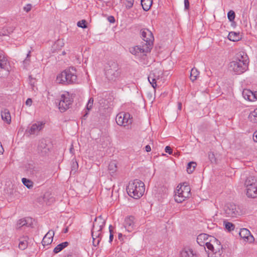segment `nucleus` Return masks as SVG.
<instances>
[{"instance_id":"8","label":"nucleus","mask_w":257,"mask_h":257,"mask_svg":"<svg viewBox=\"0 0 257 257\" xmlns=\"http://www.w3.org/2000/svg\"><path fill=\"white\" fill-rule=\"evenodd\" d=\"M72 98L70 94L67 91L61 95V99L58 104V108L61 112L67 110L72 104Z\"/></svg>"},{"instance_id":"31","label":"nucleus","mask_w":257,"mask_h":257,"mask_svg":"<svg viewBox=\"0 0 257 257\" xmlns=\"http://www.w3.org/2000/svg\"><path fill=\"white\" fill-rule=\"evenodd\" d=\"M228 38L231 41L235 42L240 40V36L239 33L231 32L228 34Z\"/></svg>"},{"instance_id":"15","label":"nucleus","mask_w":257,"mask_h":257,"mask_svg":"<svg viewBox=\"0 0 257 257\" xmlns=\"http://www.w3.org/2000/svg\"><path fill=\"white\" fill-rule=\"evenodd\" d=\"M45 124L44 121H38L28 127L26 132L30 135H36L43 128Z\"/></svg>"},{"instance_id":"48","label":"nucleus","mask_w":257,"mask_h":257,"mask_svg":"<svg viewBox=\"0 0 257 257\" xmlns=\"http://www.w3.org/2000/svg\"><path fill=\"white\" fill-rule=\"evenodd\" d=\"M189 9V2L188 0H184V9L188 10Z\"/></svg>"},{"instance_id":"47","label":"nucleus","mask_w":257,"mask_h":257,"mask_svg":"<svg viewBox=\"0 0 257 257\" xmlns=\"http://www.w3.org/2000/svg\"><path fill=\"white\" fill-rule=\"evenodd\" d=\"M111 227H112V226L111 225L109 227V232H110L109 238V242H111L112 241L113 238V235L112 234V230L111 228Z\"/></svg>"},{"instance_id":"42","label":"nucleus","mask_w":257,"mask_h":257,"mask_svg":"<svg viewBox=\"0 0 257 257\" xmlns=\"http://www.w3.org/2000/svg\"><path fill=\"white\" fill-rule=\"evenodd\" d=\"M227 17L229 21H233L235 18V13L233 11H230L228 12Z\"/></svg>"},{"instance_id":"28","label":"nucleus","mask_w":257,"mask_h":257,"mask_svg":"<svg viewBox=\"0 0 257 257\" xmlns=\"http://www.w3.org/2000/svg\"><path fill=\"white\" fill-rule=\"evenodd\" d=\"M29 237L28 236H24L21 238L20 240L19 243V247L21 250L25 249L28 246V239Z\"/></svg>"},{"instance_id":"24","label":"nucleus","mask_w":257,"mask_h":257,"mask_svg":"<svg viewBox=\"0 0 257 257\" xmlns=\"http://www.w3.org/2000/svg\"><path fill=\"white\" fill-rule=\"evenodd\" d=\"M235 60L239 62H241L242 63H246L247 65H248L249 63L248 56L246 53L243 51L238 52Z\"/></svg>"},{"instance_id":"38","label":"nucleus","mask_w":257,"mask_h":257,"mask_svg":"<svg viewBox=\"0 0 257 257\" xmlns=\"http://www.w3.org/2000/svg\"><path fill=\"white\" fill-rule=\"evenodd\" d=\"M94 99L93 97H90L88 99L87 103L86 105V108L88 111H90L91 110L92 106L93 105Z\"/></svg>"},{"instance_id":"46","label":"nucleus","mask_w":257,"mask_h":257,"mask_svg":"<svg viewBox=\"0 0 257 257\" xmlns=\"http://www.w3.org/2000/svg\"><path fill=\"white\" fill-rule=\"evenodd\" d=\"M32 8V5L30 4H27L23 8V10L27 13L30 12Z\"/></svg>"},{"instance_id":"11","label":"nucleus","mask_w":257,"mask_h":257,"mask_svg":"<svg viewBox=\"0 0 257 257\" xmlns=\"http://www.w3.org/2000/svg\"><path fill=\"white\" fill-rule=\"evenodd\" d=\"M248 66L246 63H242L236 60L230 63V69L236 74H240L245 72L248 69Z\"/></svg>"},{"instance_id":"40","label":"nucleus","mask_w":257,"mask_h":257,"mask_svg":"<svg viewBox=\"0 0 257 257\" xmlns=\"http://www.w3.org/2000/svg\"><path fill=\"white\" fill-rule=\"evenodd\" d=\"M248 118L251 122H257V113H249Z\"/></svg>"},{"instance_id":"53","label":"nucleus","mask_w":257,"mask_h":257,"mask_svg":"<svg viewBox=\"0 0 257 257\" xmlns=\"http://www.w3.org/2000/svg\"><path fill=\"white\" fill-rule=\"evenodd\" d=\"M108 20H109V21L110 23H114V17H112V16L109 17L108 18Z\"/></svg>"},{"instance_id":"27","label":"nucleus","mask_w":257,"mask_h":257,"mask_svg":"<svg viewBox=\"0 0 257 257\" xmlns=\"http://www.w3.org/2000/svg\"><path fill=\"white\" fill-rule=\"evenodd\" d=\"M108 169L111 175L114 174L117 170L116 162L115 161H111L108 165Z\"/></svg>"},{"instance_id":"57","label":"nucleus","mask_w":257,"mask_h":257,"mask_svg":"<svg viewBox=\"0 0 257 257\" xmlns=\"http://www.w3.org/2000/svg\"><path fill=\"white\" fill-rule=\"evenodd\" d=\"M68 228L67 227V228H66L64 230L63 232H64V233H67V232H68Z\"/></svg>"},{"instance_id":"49","label":"nucleus","mask_w":257,"mask_h":257,"mask_svg":"<svg viewBox=\"0 0 257 257\" xmlns=\"http://www.w3.org/2000/svg\"><path fill=\"white\" fill-rule=\"evenodd\" d=\"M165 150L166 153L170 155L172 154V150L169 146L166 147Z\"/></svg>"},{"instance_id":"35","label":"nucleus","mask_w":257,"mask_h":257,"mask_svg":"<svg viewBox=\"0 0 257 257\" xmlns=\"http://www.w3.org/2000/svg\"><path fill=\"white\" fill-rule=\"evenodd\" d=\"M196 167V163L194 162H189L187 166V172L189 174L192 173L195 170Z\"/></svg>"},{"instance_id":"20","label":"nucleus","mask_w":257,"mask_h":257,"mask_svg":"<svg viewBox=\"0 0 257 257\" xmlns=\"http://www.w3.org/2000/svg\"><path fill=\"white\" fill-rule=\"evenodd\" d=\"M123 226L128 232L133 231L135 227L134 217L130 216L125 218L123 223Z\"/></svg>"},{"instance_id":"16","label":"nucleus","mask_w":257,"mask_h":257,"mask_svg":"<svg viewBox=\"0 0 257 257\" xmlns=\"http://www.w3.org/2000/svg\"><path fill=\"white\" fill-rule=\"evenodd\" d=\"M50 151L49 145L47 141L42 139L38 143L37 146V152L38 154L42 156L47 155Z\"/></svg>"},{"instance_id":"44","label":"nucleus","mask_w":257,"mask_h":257,"mask_svg":"<svg viewBox=\"0 0 257 257\" xmlns=\"http://www.w3.org/2000/svg\"><path fill=\"white\" fill-rule=\"evenodd\" d=\"M77 25L78 27L82 28H85L87 27V26L86 25V21L84 20L78 22Z\"/></svg>"},{"instance_id":"60","label":"nucleus","mask_w":257,"mask_h":257,"mask_svg":"<svg viewBox=\"0 0 257 257\" xmlns=\"http://www.w3.org/2000/svg\"><path fill=\"white\" fill-rule=\"evenodd\" d=\"M256 112H257V108H256Z\"/></svg>"},{"instance_id":"13","label":"nucleus","mask_w":257,"mask_h":257,"mask_svg":"<svg viewBox=\"0 0 257 257\" xmlns=\"http://www.w3.org/2000/svg\"><path fill=\"white\" fill-rule=\"evenodd\" d=\"M133 117L130 113H117L115 120L117 124L120 126H125L132 122Z\"/></svg>"},{"instance_id":"26","label":"nucleus","mask_w":257,"mask_h":257,"mask_svg":"<svg viewBox=\"0 0 257 257\" xmlns=\"http://www.w3.org/2000/svg\"><path fill=\"white\" fill-rule=\"evenodd\" d=\"M32 224V219L28 218L27 219L23 218L19 220L17 222V226L18 228H20L23 226H30Z\"/></svg>"},{"instance_id":"59","label":"nucleus","mask_w":257,"mask_h":257,"mask_svg":"<svg viewBox=\"0 0 257 257\" xmlns=\"http://www.w3.org/2000/svg\"><path fill=\"white\" fill-rule=\"evenodd\" d=\"M95 243H96V242H97V239H96V240H95Z\"/></svg>"},{"instance_id":"18","label":"nucleus","mask_w":257,"mask_h":257,"mask_svg":"<svg viewBox=\"0 0 257 257\" xmlns=\"http://www.w3.org/2000/svg\"><path fill=\"white\" fill-rule=\"evenodd\" d=\"M206 243L207 249L213 248V247H216V249L218 250V252L217 254H219V253H220L221 249H222V246L221 245L220 242L216 238L213 236H210L208 242H207Z\"/></svg>"},{"instance_id":"4","label":"nucleus","mask_w":257,"mask_h":257,"mask_svg":"<svg viewBox=\"0 0 257 257\" xmlns=\"http://www.w3.org/2000/svg\"><path fill=\"white\" fill-rule=\"evenodd\" d=\"M246 194L248 198L255 199L257 198V180L253 176L248 177L245 182Z\"/></svg>"},{"instance_id":"56","label":"nucleus","mask_w":257,"mask_h":257,"mask_svg":"<svg viewBox=\"0 0 257 257\" xmlns=\"http://www.w3.org/2000/svg\"><path fill=\"white\" fill-rule=\"evenodd\" d=\"M88 113H85V114L83 116L82 119H85L87 118Z\"/></svg>"},{"instance_id":"17","label":"nucleus","mask_w":257,"mask_h":257,"mask_svg":"<svg viewBox=\"0 0 257 257\" xmlns=\"http://www.w3.org/2000/svg\"><path fill=\"white\" fill-rule=\"evenodd\" d=\"M104 225L105 220L102 219L101 216H99L98 217L95 218L91 231H94V233L95 232L97 234H101V230Z\"/></svg>"},{"instance_id":"7","label":"nucleus","mask_w":257,"mask_h":257,"mask_svg":"<svg viewBox=\"0 0 257 257\" xmlns=\"http://www.w3.org/2000/svg\"><path fill=\"white\" fill-rule=\"evenodd\" d=\"M142 45V46H135L129 49L130 52L135 55L136 58L140 60L144 59L147 54L151 51L148 47H146L144 44Z\"/></svg>"},{"instance_id":"3","label":"nucleus","mask_w":257,"mask_h":257,"mask_svg":"<svg viewBox=\"0 0 257 257\" xmlns=\"http://www.w3.org/2000/svg\"><path fill=\"white\" fill-rule=\"evenodd\" d=\"M105 75L109 81L114 82L118 80L120 75V70L117 63L109 62L105 67Z\"/></svg>"},{"instance_id":"1","label":"nucleus","mask_w":257,"mask_h":257,"mask_svg":"<svg viewBox=\"0 0 257 257\" xmlns=\"http://www.w3.org/2000/svg\"><path fill=\"white\" fill-rule=\"evenodd\" d=\"M56 81L57 83L64 85L77 83V76L76 69L71 67L65 69L57 75Z\"/></svg>"},{"instance_id":"25","label":"nucleus","mask_w":257,"mask_h":257,"mask_svg":"<svg viewBox=\"0 0 257 257\" xmlns=\"http://www.w3.org/2000/svg\"><path fill=\"white\" fill-rule=\"evenodd\" d=\"M181 257H198L196 252L189 248H184L181 252Z\"/></svg>"},{"instance_id":"6","label":"nucleus","mask_w":257,"mask_h":257,"mask_svg":"<svg viewBox=\"0 0 257 257\" xmlns=\"http://www.w3.org/2000/svg\"><path fill=\"white\" fill-rule=\"evenodd\" d=\"M224 211L226 216L231 217H237L242 213L239 206L233 203H226L224 207Z\"/></svg>"},{"instance_id":"34","label":"nucleus","mask_w":257,"mask_h":257,"mask_svg":"<svg viewBox=\"0 0 257 257\" xmlns=\"http://www.w3.org/2000/svg\"><path fill=\"white\" fill-rule=\"evenodd\" d=\"M199 74V72L198 71V70L195 68H193L191 69L190 72V79L192 81H194L196 80L197 78V77L198 76Z\"/></svg>"},{"instance_id":"39","label":"nucleus","mask_w":257,"mask_h":257,"mask_svg":"<svg viewBox=\"0 0 257 257\" xmlns=\"http://www.w3.org/2000/svg\"><path fill=\"white\" fill-rule=\"evenodd\" d=\"M225 227L228 231H231L234 230L235 226L234 225L230 222H224Z\"/></svg>"},{"instance_id":"2","label":"nucleus","mask_w":257,"mask_h":257,"mask_svg":"<svg viewBox=\"0 0 257 257\" xmlns=\"http://www.w3.org/2000/svg\"><path fill=\"white\" fill-rule=\"evenodd\" d=\"M145 190L144 183L139 180H135L133 182H130L126 188V191L128 195L137 199L143 196Z\"/></svg>"},{"instance_id":"23","label":"nucleus","mask_w":257,"mask_h":257,"mask_svg":"<svg viewBox=\"0 0 257 257\" xmlns=\"http://www.w3.org/2000/svg\"><path fill=\"white\" fill-rule=\"evenodd\" d=\"M54 235V231L49 230L43 238L42 243L43 246L50 244L53 241V237Z\"/></svg>"},{"instance_id":"54","label":"nucleus","mask_w":257,"mask_h":257,"mask_svg":"<svg viewBox=\"0 0 257 257\" xmlns=\"http://www.w3.org/2000/svg\"><path fill=\"white\" fill-rule=\"evenodd\" d=\"M182 108V104L180 102L178 103V110L181 111Z\"/></svg>"},{"instance_id":"19","label":"nucleus","mask_w":257,"mask_h":257,"mask_svg":"<svg viewBox=\"0 0 257 257\" xmlns=\"http://www.w3.org/2000/svg\"><path fill=\"white\" fill-rule=\"evenodd\" d=\"M242 95L245 100L249 101H254L257 100V90L252 91L249 89H245L243 90Z\"/></svg>"},{"instance_id":"10","label":"nucleus","mask_w":257,"mask_h":257,"mask_svg":"<svg viewBox=\"0 0 257 257\" xmlns=\"http://www.w3.org/2000/svg\"><path fill=\"white\" fill-rule=\"evenodd\" d=\"M11 70V66L7 58L0 53V77L8 75Z\"/></svg>"},{"instance_id":"32","label":"nucleus","mask_w":257,"mask_h":257,"mask_svg":"<svg viewBox=\"0 0 257 257\" xmlns=\"http://www.w3.org/2000/svg\"><path fill=\"white\" fill-rule=\"evenodd\" d=\"M69 245L67 241L63 242L57 245L54 249L53 251L55 253H57L63 250L64 248Z\"/></svg>"},{"instance_id":"41","label":"nucleus","mask_w":257,"mask_h":257,"mask_svg":"<svg viewBox=\"0 0 257 257\" xmlns=\"http://www.w3.org/2000/svg\"><path fill=\"white\" fill-rule=\"evenodd\" d=\"M30 51L28 52L27 55V58L23 62L24 68H26L30 63V60L29 57H30Z\"/></svg>"},{"instance_id":"22","label":"nucleus","mask_w":257,"mask_h":257,"mask_svg":"<svg viewBox=\"0 0 257 257\" xmlns=\"http://www.w3.org/2000/svg\"><path fill=\"white\" fill-rule=\"evenodd\" d=\"M209 237L208 234L205 233H201L199 234L197 237V243L201 246H203L205 249V245L207 247V242H208Z\"/></svg>"},{"instance_id":"30","label":"nucleus","mask_w":257,"mask_h":257,"mask_svg":"<svg viewBox=\"0 0 257 257\" xmlns=\"http://www.w3.org/2000/svg\"><path fill=\"white\" fill-rule=\"evenodd\" d=\"M91 236L93 239V245L96 247L97 246L100 242L101 240L100 234H97L95 232L94 233V231H91Z\"/></svg>"},{"instance_id":"37","label":"nucleus","mask_w":257,"mask_h":257,"mask_svg":"<svg viewBox=\"0 0 257 257\" xmlns=\"http://www.w3.org/2000/svg\"><path fill=\"white\" fill-rule=\"evenodd\" d=\"M23 184L28 188L31 189L33 186V182L29 179L23 178L22 180Z\"/></svg>"},{"instance_id":"51","label":"nucleus","mask_w":257,"mask_h":257,"mask_svg":"<svg viewBox=\"0 0 257 257\" xmlns=\"http://www.w3.org/2000/svg\"><path fill=\"white\" fill-rule=\"evenodd\" d=\"M253 139L254 142H257V131H255L253 135Z\"/></svg>"},{"instance_id":"58","label":"nucleus","mask_w":257,"mask_h":257,"mask_svg":"<svg viewBox=\"0 0 257 257\" xmlns=\"http://www.w3.org/2000/svg\"><path fill=\"white\" fill-rule=\"evenodd\" d=\"M122 234H121V233H119V234H118V238L120 239V238L122 237Z\"/></svg>"},{"instance_id":"55","label":"nucleus","mask_w":257,"mask_h":257,"mask_svg":"<svg viewBox=\"0 0 257 257\" xmlns=\"http://www.w3.org/2000/svg\"><path fill=\"white\" fill-rule=\"evenodd\" d=\"M73 151H74V148H73V145H71V148H70V152L72 153V154H73Z\"/></svg>"},{"instance_id":"21","label":"nucleus","mask_w":257,"mask_h":257,"mask_svg":"<svg viewBox=\"0 0 257 257\" xmlns=\"http://www.w3.org/2000/svg\"><path fill=\"white\" fill-rule=\"evenodd\" d=\"M239 236L245 241L251 242L253 240V237L250 231L246 228H241L239 233Z\"/></svg>"},{"instance_id":"12","label":"nucleus","mask_w":257,"mask_h":257,"mask_svg":"<svg viewBox=\"0 0 257 257\" xmlns=\"http://www.w3.org/2000/svg\"><path fill=\"white\" fill-rule=\"evenodd\" d=\"M112 100V96L107 92L103 93L100 94L97 97L99 104L100 106L104 109H106L110 107Z\"/></svg>"},{"instance_id":"14","label":"nucleus","mask_w":257,"mask_h":257,"mask_svg":"<svg viewBox=\"0 0 257 257\" xmlns=\"http://www.w3.org/2000/svg\"><path fill=\"white\" fill-rule=\"evenodd\" d=\"M163 75L161 70L156 69L152 70L149 75L148 79L150 83L154 88H156L157 84V82Z\"/></svg>"},{"instance_id":"9","label":"nucleus","mask_w":257,"mask_h":257,"mask_svg":"<svg viewBox=\"0 0 257 257\" xmlns=\"http://www.w3.org/2000/svg\"><path fill=\"white\" fill-rule=\"evenodd\" d=\"M141 36L144 45L148 47L151 50L154 40V36L151 31L148 29H143L141 31Z\"/></svg>"},{"instance_id":"29","label":"nucleus","mask_w":257,"mask_h":257,"mask_svg":"<svg viewBox=\"0 0 257 257\" xmlns=\"http://www.w3.org/2000/svg\"><path fill=\"white\" fill-rule=\"evenodd\" d=\"M209 250V252L208 253V257H221V254L222 253V249H221V252L219 254H217L218 251V249H216V247H213V248L208 249Z\"/></svg>"},{"instance_id":"33","label":"nucleus","mask_w":257,"mask_h":257,"mask_svg":"<svg viewBox=\"0 0 257 257\" xmlns=\"http://www.w3.org/2000/svg\"><path fill=\"white\" fill-rule=\"evenodd\" d=\"M153 3V0H141V5L143 9L145 11H148L150 9Z\"/></svg>"},{"instance_id":"52","label":"nucleus","mask_w":257,"mask_h":257,"mask_svg":"<svg viewBox=\"0 0 257 257\" xmlns=\"http://www.w3.org/2000/svg\"><path fill=\"white\" fill-rule=\"evenodd\" d=\"M145 150L147 152H150L151 151V148L150 145H147L145 147Z\"/></svg>"},{"instance_id":"36","label":"nucleus","mask_w":257,"mask_h":257,"mask_svg":"<svg viewBox=\"0 0 257 257\" xmlns=\"http://www.w3.org/2000/svg\"><path fill=\"white\" fill-rule=\"evenodd\" d=\"M2 119L7 124H10L11 122V113H1Z\"/></svg>"},{"instance_id":"45","label":"nucleus","mask_w":257,"mask_h":257,"mask_svg":"<svg viewBox=\"0 0 257 257\" xmlns=\"http://www.w3.org/2000/svg\"><path fill=\"white\" fill-rule=\"evenodd\" d=\"M78 165L77 162L76 161H73L72 170H71V173H72L73 171H74V172H75L76 170L78 168Z\"/></svg>"},{"instance_id":"43","label":"nucleus","mask_w":257,"mask_h":257,"mask_svg":"<svg viewBox=\"0 0 257 257\" xmlns=\"http://www.w3.org/2000/svg\"><path fill=\"white\" fill-rule=\"evenodd\" d=\"M208 158L211 163H216V159L213 152H210L208 153Z\"/></svg>"},{"instance_id":"5","label":"nucleus","mask_w":257,"mask_h":257,"mask_svg":"<svg viewBox=\"0 0 257 257\" xmlns=\"http://www.w3.org/2000/svg\"><path fill=\"white\" fill-rule=\"evenodd\" d=\"M175 191L174 199L176 202L182 203L190 196V187L188 185L178 186Z\"/></svg>"},{"instance_id":"50","label":"nucleus","mask_w":257,"mask_h":257,"mask_svg":"<svg viewBox=\"0 0 257 257\" xmlns=\"http://www.w3.org/2000/svg\"><path fill=\"white\" fill-rule=\"evenodd\" d=\"M32 104V100L31 98H28L26 101V104L28 106H31Z\"/></svg>"}]
</instances>
